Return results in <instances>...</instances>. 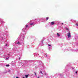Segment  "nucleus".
<instances>
[{"label":"nucleus","mask_w":78,"mask_h":78,"mask_svg":"<svg viewBox=\"0 0 78 78\" xmlns=\"http://www.w3.org/2000/svg\"><path fill=\"white\" fill-rule=\"evenodd\" d=\"M68 38H70V37H71V35H70V32L68 33Z\"/></svg>","instance_id":"f257e3e1"},{"label":"nucleus","mask_w":78,"mask_h":78,"mask_svg":"<svg viewBox=\"0 0 78 78\" xmlns=\"http://www.w3.org/2000/svg\"><path fill=\"white\" fill-rule=\"evenodd\" d=\"M54 24H55L54 22H52L51 23V25H53Z\"/></svg>","instance_id":"f03ea898"},{"label":"nucleus","mask_w":78,"mask_h":78,"mask_svg":"<svg viewBox=\"0 0 78 78\" xmlns=\"http://www.w3.org/2000/svg\"><path fill=\"white\" fill-rule=\"evenodd\" d=\"M16 44H18V45H20V42H19V41H18V43H16Z\"/></svg>","instance_id":"7ed1b4c3"},{"label":"nucleus","mask_w":78,"mask_h":78,"mask_svg":"<svg viewBox=\"0 0 78 78\" xmlns=\"http://www.w3.org/2000/svg\"><path fill=\"white\" fill-rule=\"evenodd\" d=\"M25 76H26V78H28V75H25Z\"/></svg>","instance_id":"20e7f679"},{"label":"nucleus","mask_w":78,"mask_h":78,"mask_svg":"<svg viewBox=\"0 0 78 78\" xmlns=\"http://www.w3.org/2000/svg\"><path fill=\"white\" fill-rule=\"evenodd\" d=\"M57 35H58V36L59 37L60 36V35H59V34L58 33H57Z\"/></svg>","instance_id":"39448f33"},{"label":"nucleus","mask_w":78,"mask_h":78,"mask_svg":"<svg viewBox=\"0 0 78 78\" xmlns=\"http://www.w3.org/2000/svg\"><path fill=\"white\" fill-rule=\"evenodd\" d=\"M48 19H49V18H48V17H47L46 18V20H48Z\"/></svg>","instance_id":"423d86ee"},{"label":"nucleus","mask_w":78,"mask_h":78,"mask_svg":"<svg viewBox=\"0 0 78 78\" xmlns=\"http://www.w3.org/2000/svg\"><path fill=\"white\" fill-rule=\"evenodd\" d=\"M6 67H9V65H6Z\"/></svg>","instance_id":"0eeeda50"},{"label":"nucleus","mask_w":78,"mask_h":78,"mask_svg":"<svg viewBox=\"0 0 78 78\" xmlns=\"http://www.w3.org/2000/svg\"><path fill=\"white\" fill-rule=\"evenodd\" d=\"M33 25V23H32L30 24V25Z\"/></svg>","instance_id":"6e6552de"},{"label":"nucleus","mask_w":78,"mask_h":78,"mask_svg":"<svg viewBox=\"0 0 78 78\" xmlns=\"http://www.w3.org/2000/svg\"><path fill=\"white\" fill-rule=\"evenodd\" d=\"M76 74H77V73H78V71H76Z\"/></svg>","instance_id":"1a4fd4ad"},{"label":"nucleus","mask_w":78,"mask_h":78,"mask_svg":"<svg viewBox=\"0 0 78 78\" xmlns=\"http://www.w3.org/2000/svg\"><path fill=\"white\" fill-rule=\"evenodd\" d=\"M76 26H78V24H76Z\"/></svg>","instance_id":"9d476101"},{"label":"nucleus","mask_w":78,"mask_h":78,"mask_svg":"<svg viewBox=\"0 0 78 78\" xmlns=\"http://www.w3.org/2000/svg\"><path fill=\"white\" fill-rule=\"evenodd\" d=\"M66 30H69V29H68V28H66Z\"/></svg>","instance_id":"9b49d317"},{"label":"nucleus","mask_w":78,"mask_h":78,"mask_svg":"<svg viewBox=\"0 0 78 78\" xmlns=\"http://www.w3.org/2000/svg\"><path fill=\"white\" fill-rule=\"evenodd\" d=\"M48 45L49 47H51V45L50 44H48Z\"/></svg>","instance_id":"f8f14e48"},{"label":"nucleus","mask_w":78,"mask_h":78,"mask_svg":"<svg viewBox=\"0 0 78 78\" xmlns=\"http://www.w3.org/2000/svg\"><path fill=\"white\" fill-rule=\"evenodd\" d=\"M8 58H6V59H8Z\"/></svg>","instance_id":"ddd939ff"},{"label":"nucleus","mask_w":78,"mask_h":78,"mask_svg":"<svg viewBox=\"0 0 78 78\" xmlns=\"http://www.w3.org/2000/svg\"><path fill=\"white\" fill-rule=\"evenodd\" d=\"M41 73L42 74V71H41Z\"/></svg>","instance_id":"4468645a"},{"label":"nucleus","mask_w":78,"mask_h":78,"mask_svg":"<svg viewBox=\"0 0 78 78\" xmlns=\"http://www.w3.org/2000/svg\"><path fill=\"white\" fill-rule=\"evenodd\" d=\"M28 27V25H27L26 27Z\"/></svg>","instance_id":"2eb2a0df"},{"label":"nucleus","mask_w":78,"mask_h":78,"mask_svg":"<svg viewBox=\"0 0 78 78\" xmlns=\"http://www.w3.org/2000/svg\"><path fill=\"white\" fill-rule=\"evenodd\" d=\"M20 58H19V60H20Z\"/></svg>","instance_id":"dca6fc26"},{"label":"nucleus","mask_w":78,"mask_h":78,"mask_svg":"<svg viewBox=\"0 0 78 78\" xmlns=\"http://www.w3.org/2000/svg\"><path fill=\"white\" fill-rule=\"evenodd\" d=\"M34 73H35V74H36V72H34Z\"/></svg>","instance_id":"f3484780"},{"label":"nucleus","mask_w":78,"mask_h":78,"mask_svg":"<svg viewBox=\"0 0 78 78\" xmlns=\"http://www.w3.org/2000/svg\"><path fill=\"white\" fill-rule=\"evenodd\" d=\"M62 25H63V23H62Z\"/></svg>","instance_id":"a211bd4d"},{"label":"nucleus","mask_w":78,"mask_h":78,"mask_svg":"<svg viewBox=\"0 0 78 78\" xmlns=\"http://www.w3.org/2000/svg\"><path fill=\"white\" fill-rule=\"evenodd\" d=\"M72 69H73V67H72Z\"/></svg>","instance_id":"6ab92c4d"},{"label":"nucleus","mask_w":78,"mask_h":78,"mask_svg":"<svg viewBox=\"0 0 78 78\" xmlns=\"http://www.w3.org/2000/svg\"><path fill=\"white\" fill-rule=\"evenodd\" d=\"M35 75L36 76V75H36V74H35Z\"/></svg>","instance_id":"aec40b11"},{"label":"nucleus","mask_w":78,"mask_h":78,"mask_svg":"<svg viewBox=\"0 0 78 78\" xmlns=\"http://www.w3.org/2000/svg\"><path fill=\"white\" fill-rule=\"evenodd\" d=\"M9 72H10V70L9 71Z\"/></svg>","instance_id":"412c9836"},{"label":"nucleus","mask_w":78,"mask_h":78,"mask_svg":"<svg viewBox=\"0 0 78 78\" xmlns=\"http://www.w3.org/2000/svg\"><path fill=\"white\" fill-rule=\"evenodd\" d=\"M46 56H47V55H46Z\"/></svg>","instance_id":"4be33fe9"},{"label":"nucleus","mask_w":78,"mask_h":78,"mask_svg":"<svg viewBox=\"0 0 78 78\" xmlns=\"http://www.w3.org/2000/svg\"><path fill=\"white\" fill-rule=\"evenodd\" d=\"M6 45H7V44H6Z\"/></svg>","instance_id":"5701e85b"}]
</instances>
